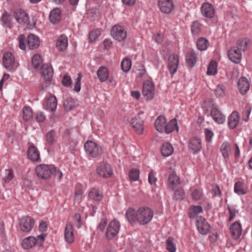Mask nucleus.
<instances>
[{
    "mask_svg": "<svg viewBox=\"0 0 252 252\" xmlns=\"http://www.w3.org/2000/svg\"><path fill=\"white\" fill-rule=\"evenodd\" d=\"M126 216L128 222L130 223L138 222L137 211L131 208H129L126 212Z\"/></svg>",
    "mask_w": 252,
    "mask_h": 252,
    "instance_id": "nucleus-32",
    "label": "nucleus"
},
{
    "mask_svg": "<svg viewBox=\"0 0 252 252\" xmlns=\"http://www.w3.org/2000/svg\"><path fill=\"white\" fill-rule=\"evenodd\" d=\"M120 224L118 221L112 220L107 228L106 236L108 240L113 239L118 233Z\"/></svg>",
    "mask_w": 252,
    "mask_h": 252,
    "instance_id": "nucleus-7",
    "label": "nucleus"
},
{
    "mask_svg": "<svg viewBox=\"0 0 252 252\" xmlns=\"http://www.w3.org/2000/svg\"><path fill=\"white\" fill-rule=\"evenodd\" d=\"M215 94L218 97L222 96L224 94V86L222 85H219L217 87Z\"/></svg>",
    "mask_w": 252,
    "mask_h": 252,
    "instance_id": "nucleus-59",
    "label": "nucleus"
},
{
    "mask_svg": "<svg viewBox=\"0 0 252 252\" xmlns=\"http://www.w3.org/2000/svg\"><path fill=\"white\" fill-rule=\"evenodd\" d=\"M35 119L38 122H42L45 119V116L43 112H38L36 114Z\"/></svg>",
    "mask_w": 252,
    "mask_h": 252,
    "instance_id": "nucleus-64",
    "label": "nucleus"
},
{
    "mask_svg": "<svg viewBox=\"0 0 252 252\" xmlns=\"http://www.w3.org/2000/svg\"><path fill=\"white\" fill-rule=\"evenodd\" d=\"M35 172L37 176L44 180H47L54 176L55 177L61 179L63 174L56 167L52 165L41 164L36 166Z\"/></svg>",
    "mask_w": 252,
    "mask_h": 252,
    "instance_id": "nucleus-1",
    "label": "nucleus"
},
{
    "mask_svg": "<svg viewBox=\"0 0 252 252\" xmlns=\"http://www.w3.org/2000/svg\"><path fill=\"white\" fill-rule=\"evenodd\" d=\"M155 86L149 81L143 83L142 94L148 99H152L155 94Z\"/></svg>",
    "mask_w": 252,
    "mask_h": 252,
    "instance_id": "nucleus-14",
    "label": "nucleus"
},
{
    "mask_svg": "<svg viewBox=\"0 0 252 252\" xmlns=\"http://www.w3.org/2000/svg\"><path fill=\"white\" fill-rule=\"evenodd\" d=\"M173 152V148L169 143H164L161 147V155L165 157L170 156Z\"/></svg>",
    "mask_w": 252,
    "mask_h": 252,
    "instance_id": "nucleus-36",
    "label": "nucleus"
},
{
    "mask_svg": "<svg viewBox=\"0 0 252 252\" xmlns=\"http://www.w3.org/2000/svg\"><path fill=\"white\" fill-rule=\"evenodd\" d=\"M189 147L194 154L197 153L201 149V140L196 137L191 138Z\"/></svg>",
    "mask_w": 252,
    "mask_h": 252,
    "instance_id": "nucleus-21",
    "label": "nucleus"
},
{
    "mask_svg": "<svg viewBox=\"0 0 252 252\" xmlns=\"http://www.w3.org/2000/svg\"><path fill=\"white\" fill-rule=\"evenodd\" d=\"M40 73L43 80V82L40 86V89L42 91H45L51 84L54 74L53 69L50 65L43 64L41 67Z\"/></svg>",
    "mask_w": 252,
    "mask_h": 252,
    "instance_id": "nucleus-2",
    "label": "nucleus"
},
{
    "mask_svg": "<svg viewBox=\"0 0 252 252\" xmlns=\"http://www.w3.org/2000/svg\"><path fill=\"white\" fill-rule=\"evenodd\" d=\"M57 106V100L55 96L49 97L44 105V108L49 111L54 112L56 110Z\"/></svg>",
    "mask_w": 252,
    "mask_h": 252,
    "instance_id": "nucleus-22",
    "label": "nucleus"
},
{
    "mask_svg": "<svg viewBox=\"0 0 252 252\" xmlns=\"http://www.w3.org/2000/svg\"><path fill=\"white\" fill-rule=\"evenodd\" d=\"M63 106L66 111H69L74 107V102L73 99L69 97L67 98L64 102Z\"/></svg>",
    "mask_w": 252,
    "mask_h": 252,
    "instance_id": "nucleus-49",
    "label": "nucleus"
},
{
    "mask_svg": "<svg viewBox=\"0 0 252 252\" xmlns=\"http://www.w3.org/2000/svg\"><path fill=\"white\" fill-rule=\"evenodd\" d=\"M86 153L91 157L95 158L101 154V147L92 141H87L84 145Z\"/></svg>",
    "mask_w": 252,
    "mask_h": 252,
    "instance_id": "nucleus-4",
    "label": "nucleus"
},
{
    "mask_svg": "<svg viewBox=\"0 0 252 252\" xmlns=\"http://www.w3.org/2000/svg\"><path fill=\"white\" fill-rule=\"evenodd\" d=\"M168 188L174 190L180 184V178L176 174H171L168 179Z\"/></svg>",
    "mask_w": 252,
    "mask_h": 252,
    "instance_id": "nucleus-30",
    "label": "nucleus"
},
{
    "mask_svg": "<svg viewBox=\"0 0 252 252\" xmlns=\"http://www.w3.org/2000/svg\"><path fill=\"white\" fill-rule=\"evenodd\" d=\"M201 12L203 16L212 18L215 14L214 7L211 3L205 2L201 6Z\"/></svg>",
    "mask_w": 252,
    "mask_h": 252,
    "instance_id": "nucleus-16",
    "label": "nucleus"
},
{
    "mask_svg": "<svg viewBox=\"0 0 252 252\" xmlns=\"http://www.w3.org/2000/svg\"><path fill=\"white\" fill-rule=\"evenodd\" d=\"M154 215L153 210L148 207H141L137 210L138 222L141 225L149 223Z\"/></svg>",
    "mask_w": 252,
    "mask_h": 252,
    "instance_id": "nucleus-3",
    "label": "nucleus"
},
{
    "mask_svg": "<svg viewBox=\"0 0 252 252\" xmlns=\"http://www.w3.org/2000/svg\"><path fill=\"white\" fill-rule=\"evenodd\" d=\"M40 45L39 38L32 34L29 35L27 37V46L31 50L37 48Z\"/></svg>",
    "mask_w": 252,
    "mask_h": 252,
    "instance_id": "nucleus-19",
    "label": "nucleus"
},
{
    "mask_svg": "<svg viewBox=\"0 0 252 252\" xmlns=\"http://www.w3.org/2000/svg\"><path fill=\"white\" fill-rule=\"evenodd\" d=\"M61 18V11L58 8H55L51 11L49 15L50 21L54 24H56L58 23Z\"/></svg>",
    "mask_w": 252,
    "mask_h": 252,
    "instance_id": "nucleus-28",
    "label": "nucleus"
},
{
    "mask_svg": "<svg viewBox=\"0 0 252 252\" xmlns=\"http://www.w3.org/2000/svg\"><path fill=\"white\" fill-rule=\"evenodd\" d=\"M19 41V47L22 50H25L26 48L25 44L26 37L24 34H20L18 38Z\"/></svg>",
    "mask_w": 252,
    "mask_h": 252,
    "instance_id": "nucleus-54",
    "label": "nucleus"
},
{
    "mask_svg": "<svg viewBox=\"0 0 252 252\" xmlns=\"http://www.w3.org/2000/svg\"><path fill=\"white\" fill-rule=\"evenodd\" d=\"M37 243L36 239L33 236H30L25 238L22 242V247L26 250H28L35 246Z\"/></svg>",
    "mask_w": 252,
    "mask_h": 252,
    "instance_id": "nucleus-31",
    "label": "nucleus"
},
{
    "mask_svg": "<svg viewBox=\"0 0 252 252\" xmlns=\"http://www.w3.org/2000/svg\"><path fill=\"white\" fill-rule=\"evenodd\" d=\"M34 225V220L29 216H25L19 220L20 229L25 232L31 231Z\"/></svg>",
    "mask_w": 252,
    "mask_h": 252,
    "instance_id": "nucleus-5",
    "label": "nucleus"
},
{
    "mask_svg": "<svg viewBox=\"0 0 252 252\" xmlns=\"http://www.w3.org/2000/svg\"><path fill=\"white\" fill-rule=\"evenodd\" d=\"M251 111V108L250 107H245L242 113V119L243 121L247 122L249 120V115Z\"/></svg>",
    "mask_w": 252,
    "mask_h": 252,
    "instance_id": "nucleus-55",
    "label": "nucleus"
},
{
    "mask_svg": "<svg viewBox=\"0 0 252 252\" xmlns=\"http://www.w3.org/2000/svg\"><path fill=\"white\" fill-rule=\"evenodd\" d=\"M148 179L149 182L151 185H153L156 182L157 179L155 177V173L154 172V170H151L149 174Z\"/></svg>",
    "mask_w": 252,
    "mask_h": 252,
    "instance_id": "nucleus-62",
    "label": "nucleus"
},
{
    "mask_svg": "<svg viewBox=\"0 0 252 252\" xmlns=\"http://www.w3.org/2000/svg\"><path fill=\"white\" fill-rule=\"evenodd\" d=\"M186 63L188 65L192 67L196 63L197 61V56L194 51H190L188 52L186 56Z\"/></svg>",
    "mask_w": 252,
    "mask_h": 252,
    "instance_id": "nucleus-34",
    "label": "nucleus"
},
{
    "mask_svg": "<svg viewBox=\"0 0 252 252\" xmlns=\"http://www.w3.org/2000/svg\"><path fill=\"white\" fill-rule=\"evenodd\" d=\"M15 60L13 55L9 52L5 53L3 55V63L5 68L12 69L14 64Z\"/></svg>",
    "mask_w": 252,
    "mask_h": 252,
    "instance_id": "nucleus-18",
    "label": "nucleus"
},
{
    "mask_svg": "<svg viewBox=\"0 0 252 252\" xmlns=\"http://www.w3.org/2000/svg\"><path fill=\"white\" fill-rule=\"evenodd\" d=\"M73 220L75 223L76 227L80 228L82 225L81 215L79 213H76L73 216Z\"/></svg>",
    "mask_w": 252,
    "mask_h": 252,
    "instance_id": "nucleus-61",
    "label": "nucleus"
},
{
    "mask_svg": "<svg viewBox=\"0 0 252 252\" xmlns=\"http://www.w3.org/2000/svg\"><path fill=\"white\" fill-rule=\"evenodd\" d=\"M185 197V193L182 189H178L174 194V198L176 201L182 200Z\"/></svg>",
    "mask_w": 252,
    "mask_h": 252,
    "instance_id": "nucleus-52",
    "label": "nucleus"
},
{
    "mask_svg": "<svg viewBox=\"0 0 252 252\" xmlns=\"http://www.w3.org/2000/svg\"><path fill=\"white\" fill-rule=\"evenodd\" d=\"M14 17L19 24L30 25L28 15L23 9H15L14 11Z\"/></svg>",
    "mask_w": 252,
    "mask_h": 252,
    "instance_id": "nucleus-8",
    "label": "nucleus"
},
{
    "mask_svg": "<svg viewBox=\"0 0 252 252\" xmlns=\"http://www.w3.org/2000/svg\"><path fill=\"white\" fill-rule=\"evenodd\" d=\"M32 63L34 68H38L42 63L41 56L38 54L34 55L32 58Z\"/></svg>",
    "mask_w": 252,
    "mask_h": 252,
    "instance_id": "nucleus-48",
    "label": "nucleus"
},
{
    "mask_svg": "<svg viewBox=\"0 0 252 252\" xmlns=\"http://www.w3.org/2000/svg\"><path fill=\"white\" fill-rule=\"evenodd\" d=\"M13 177V171L12 170H5V175L3 176V179L5 182H9Z\"/></svg>",
    "mask_w": 252,
    "mask_h": 252,
    "instance_id": "nucleus-53",
    "label": "nucleus"
},
{
    "mask_svg": "<svg viewBox=\"0 0 252 252\" xmlns=\"http://www.w3.org/2000/svg\"><path fill=\"white\" fill-rule=\"evenodd\" d=\"M166 125V119L164 117L159 116L155 121V126L156 129L160 132H163Z\"/></svg>",
    "mask_w": 252,
    "mask_h": 252,
    "instance_id": "nucleus-33",
    "label": "nucleus"
},
{
    "mask_svg": "<svg viewBox=\"0 0 252 252\" xmlns=\"http://www.w3.org/2000/svg\"><path fill=\"white\" fill-rule=\"evenodd\" d=\"M166 249L170 252H176V245L173 242V238L169 237L167 238L166 242Z\"/></svg>",
    "mask_w": 252,
    "mask_h": 252,
    "instance_id": "nucleus-47",
    "label": "nucleus"
},
{
    "mask_svg": "<svg viewBox=\"0 0 252 252\" xmlns=\"http://www.w3.org/2000/svg\"><path fill=\"white\" fill-rule=\"evenodd\" d=\"M234 192L238 195L246 194V192L244 188V185L240 182H236L234 185Z\"/></svg>",
    "mask_w": 252,
    "mask_h": 252,
    "instance_id": "nucleus-45",
    "label": "nucleus"
},
{
    "mask_svg": "<svg viewBox=\"0 0 252 252\" xmlns=\"http://www.w3.org/2000/svg\"><path fill=\"white\" fill-rule=\"evenodd\" d=\"M196 225L199 232L202 235H206L210 229V225L202 217L197 218Z\"/></svg>",
    "mask_w": 252,
    "mask_h": 252,
    "instance_id": "nucleus-12",
    "label": "nucleus"
},
{
    "mask_svg": "<svg viewBox=\"0 0 252 252\" xmlns=\"http://www.w3.org/2000/svg\"><path fill=\"white\" fill-rule=\"evenodd\" d=\"M158 6L160 10L165 14L171 13L174 8L172 0H158Z\"/></svg>",
    "mask_w": 252,
    "mask_h": 252,
    "instance_id": "nucleus-13",
    "label": "nucleus"
},
{
    "mask_svg": "<svg viewBox=\"0 0 252 252\" xmlns=\"http://www.w3.org/2000/svg\"><path fill=\"white\" fill-rule=\"evenodd\" d=\"M201 25L196 21L192 22L191 27V32L194 34H197L199 33L201 31Z\"/></svg>",
    "mask_w": 252,
    "mask_h": 252,
    "instance_id": "nucleus-51",
    "label": "nucleus"
},
{
    "mask_svg": "<svg viewBox=\"0 0 252 252\" xmlns=\"http://www.w3.org/2000/svg\"><path fill=\"white\" fill-rule=\"evenodd\" d=\"M111 35L113 37L118 41H123L127 36V32L120 25H116L111 29Z\"/></svg>",
    "mask_w": 252,
    "mask_h": 252,
    "instance_id": "nucleus-6",
    "label": "nucleus"
},
{
    "mask_svg": "<svg viewBox=\"0 0 252 252\" xmlns=\"http://www.w3.org/2000/svg\"><path fill=\"white\" fill-rule=\"evenodd\" d=\"M131 125L138 134H141L143 133V131L144 129V122L140 118L139 115L132 119Z\"/></svg>",
    "mask_w": 252,
    "mask_h": 252,
    "instance_id": "nucleus-17",
    "label": "nucleus"
},
{
    "mask_svg": "<svg viewBox=\"0 0 252 252\" xmlns=\"http://www.w3.org/2000/svg\"><path fill=\"white\" fill-rule=\"evenodd\" d=\"M46 140L48 145H52L57 141L56 132L54 130L48 131L46 135Z\"/></svg>",
    "mask_w": 252,
    "mask_h": 252,
    "instance_id": "nucleus-39",
    "label": "nucleus"
},
{
    "mask_svg": "<svg viewBox=\"0 0 252 252\" xmlns=\"http://www.w3.org/2000/svg\"><path fill=\"white\" fill-rule=\"evenodd\" d=\"M210 115L213 120L218 124H222L225 121V116L214 104L212 105Z\"/></svg>",
    "mask_w": 252,
    "mask_h": 252,
    "instance_id": "nucleus-9",
    "label": "nucleus"
},
{
    "mask_svg": "<svg viewBox=\"0 0 252 252\" xmlns=\"http://www.w3.org/2000/svg\"><path fill=\"white\" fill-rule=\"evenodd\" d=\"M64 238L66 242L71 243L74 241V234L72 226L70 222H67L64 229Z\"/></svg>",
    "mask_w": 252,
    "mask_h": 252,
    "instance_id": "nucleus-29",
    "label": "nucleus"
},
{
    "mask_svg": "<svg viewBox=\"0 0 252 252\" xmlns=\"http://www.w3.org/2000/svg\"><path fill=\"white\" fill-rule=\"evenodd\" d=\"M100 35V32L98 30H95L90 33L89 35V39L91 42L94 41L96 40V39L98 38V37Z\"/></svg>",
    "mask_w": 252,
    "mask_h": 252,
    "instance_id": "nucleus-57",
    "label": "nucleus"
},
{
    "mask_svg": "<svg viewBox=\"0 0 252 252\" xmlns=\"http://www.w3.org/2000/svg\"><path fill=\"white\" fill-rule=\"evenodd\" d=\"M205 138L207 141L211 142L212 137L214 135L213 132L209 129H205Z\"/></svg>",
    "mask_w": 252,
    "mask_h": 252,
    "instance_id": "nucleus-63",
    "label": "nucleus"
},
{
    "mask_svg": "<svg viewBox=\"0 0 252 252\" xmlns=\"http://www.w3.org/2000/svg\"><path fill=\"white\" fill-rule=\"evenodd\" d=\"M23 119L28 121L32 117V109L29 106H25L23 110Z\"/></svg>",
    "mask_w": 252,
    "mask_h": 252,
    "instance_id": "nucleus-46",
    "label": "nucleus"
},
{
    "mask_svg": "<svg viewBox=\"0 0 252 252\" xmlns=\"http://www.w3.org/2000/svg\"><path fill=\"white\" fill-rule=\"evenodd\" d=\"M217 73V64L216 62L212 61L208 65L207 74L209 75H214Z\"/></svg>",
    "mask_w": 252,
    "mask_h": 252,
    "instance_id": "nucleus-43",
    "label": "nucleus"
},
{
    "mask_svg": "<svg viewBox=\"0 0 252 252\" xmlns=\"http://www.w3.org/2000/svg\"><path fill=\"white\" fill-rule=\"evenodd\" d=\"M209 45V43L207 39L203 37L199 38L196 43L197 47L200 51L206 50Z\"/></svg>",
    "mask_w": 252,
    "mask_h": 252,
    "instance_id": "nucleus-40",
    "label": "nucleus"
},
{
    "mask_svg": "<svg viewBox=\"0 0 252 252\" xmlns=\"http://www.w3.org/2000/svg\"><path fill=\"white\" fill-rule=\"evenodd\" d=\"M97 74L100 81L103 82L108 79L109 71L106 67L101 66L97 70Z\"/></svg>",
    "mask_w": 252,
    "mask_h": 252,
    "instance_id": "nucleus-35",
    "label": "nucleus"
},
{
    "mask_svg": "<svg viewBox=\"0 0 252 252\" xmlns=\"http://www.w3.org/2000/svg\"><path fill=\"white\" fill-rule=\"evenodd\" d=\"M239 115L237 111H233L228 118V126L230 129L235 128L239 122Z\"/></svg>",
    "mask_w": 252,
    "mask_h": 252,
    "instance_id": "nucleus-23",
    "label": "nucleus"
},
{
    "mask_svg": "<svg viewBox=\"0 0 252 252\" xmlns=\"http://www.w3.org/2000/svg\"><path fill=\"white\" fill-rule=\"evenodd\" d=\"M179 64V57L176 54H171L168 60V68L170 73L173 75L177 70Z\"/></svg>",
    "mask_w": 252,
    "mask_h": 252,
    "instance_id": "nucleus-11",
    "label": "nucleus"
},
{
    "mask_svg": "<svg viewBox=\"0 0 252 252\" xmlns=\"http://www.w3.org/2000/svg\"><path fill=\"white\" fill-rule=\"evenodd\" d=\"M68 45V39L66 36L62 34L58 38L57 43L56 47L59 51H64Z\"/></svg>",
    "mask_w": 252,
    "mask_h": 252,
    "instance_id": "nucleus-26",
    "label": "nucleus"
},
{
    "mask_svg": "<svg viewBox=\"0 0 252 252\" xmlns=\"http://www.w3.org/2000/svg\"><path fill=\"white\" fill-rule=\"evenodd\" d=\"M121 66L122 70L125 72H128L131 66V61L127 58H125L121 62Z\"/></svg>",
    "mask_w": 252,
    "mask_h": 252,
    "instance_id": "nucleus-44",
    "label": "nucleus"
},
{
    "mask_svg": "<svg viewBox=\"0 0 252 252\" xmlns=\"http://www.w3.org/2000/svg\"><path fill=\"white\" fill-rule=\"evenodd\" d=\"M250 43V40L248 38L239 39L237 41V45L240 51H245L247 49L248 44Z\"/></svg>",
    "mask_w": 252,
    "mask_h": 252,
    "instance_id": "nucleus-42",
    "label": "nucleus"
},
{
    "mask_svg": "<svg viewBox=\"0 0 252 252\" xmlns=\"http://www.w3.org/2000/svg\"><path fill=\"white\" fill-rule=\"evenodd\" d=\"M238 87L240 93L245 94L250 89V84L248 79L244 77H241L238 82Z\"/></svg>",
    "mask_w": 252,
    "mask_h": 252,
    "instance_id": "nucleus-20",
    "label": "nucleus"
},
{
    "mask_svg": "<svg viewBox=\"0 0 252 252\" xmlns=\"http://www.w3.org/2000/svg\"><path fill=\"white\" fill-rule=\"evenodd\" d=\"M230 230L233 239H237L242 233V228L241 224L236 221L232 224L230 227Z\"/></svg>",
    "mask_w": 252,
    "mask_h": 252,
    "instance_id": "nucleus-24",
    "label": "nucleus"
},
{
    "mask_svg": "<svg viewBox=\"0 0 252 252\" xmlns=\"http://www.w3.org/2000/svg\"><path fill=\"white\" fill-rule=\"evenodd\" d=\"M220 151L224 158L229 156L231 151L230 145L228 142H224L221 145Z\"/></svg>",
    "mask_w": 252,
    "mask_h": 252,
    "instance_id": "nucleus-41",
    "label": "nucleus"
},
{
    "mask_svg": "<svg viewBox=\"0 0 252 252\" xmlns=\"http://www.w3.org/2000/svg\"><path fill=\"white\" fill-rule=\"evenodd\" d=\"M227 55L230 60L236 63H240L242 58L241 51L236 47L231 48L228 52Z\"/></svg>",
    "mask_w": 252,
    "mask_h": 252,
    "instance_id": "nucleus-15",
    "label": "nucleus"
},
{
    "mask_svg": "<svg viewBox=\"0 0 252 252\" xmlns=\"http://www.w3.org/2000/svg\"><path fill=\"white\" fill-rule=\"evenodd\" d=\"M2 25L6 28L11 29L13 22L12 16L7 11L5 12L1 17Z\"/></svg>",
    "mask_w": 252,
    "mask_h": 252,
    "instance_id": "nucleus-27",
    "label": "nucleus"
},
{
    "mask_svg": "<svg viewBox=\"0 0 252 252\" xmlns=\"http://www.w3.org/2000/svg\"><path fill=\"white\" fill-rule=\"evenodd\" d=\"M82 75L80 73H78V77L76 79V82L74 87V90L75 92H79L81 89V80Z\"/></svg>",
    "mask_w": 252,
    "mask_h": 252,
    "instance_id": "nucleus-56",
    "label": "nucleus"
},
{
    "mask_svg": "<svg viewBox=\"0 0 252 252\" xmlns=\"http://www.w3.org/2000/svg\"><path fill=\"white\" fill-rule=\"evenodd\" d=\"M140 171L137 169H132L129 173V177L130 180L135 181L139 178Z\"/></svg>",
    "mask_w": 252,
    "mask_h": 252,
    "instance_id": "nucleus-50",
    "label": "nucleus"
},
{
    "mask_svg": "<svg viewBox=\"0 0 252 252\" xmlns=\"http://www.w3.org/2000/svg\"><path fill=\"white\" fill-rule=\"evenodd\" d=\"M89 197L96 201H99L102 199V192L96 189H92L88 194Z\"/></svg>",
    "mask_w": 252,
    "mask_h": 252,
    "instance_id": "nucleus-38",
    "label": "nucleus"
},
{
    "mask_svg": "<svg viewBox=\"0 0 252 252\" xmlns=\"http://www.w3.org/2000/svg\"><path fill=\"white\" fill-rule=\"evenodd\" d=\"M29 159L33 161H37L40 159V154L38 149L34 146H30L27 151Z\"/></svg>",
    "mask_w": 252,
    "mask_h": 252,
    "instance_id": "nucleus-25",
    "label": "nucleus"
},
{
    "mask_svg": "<svg viewBox=\"0 0 252 252\" xmlns=\"http://www.w3.org/2000/svg\"><path fill=\"white\" fill-rule=\"evenodd\" d=\"M97 173L103 178H108L113 174L111 166L106 162H103L96 169Z\"/></svg>",
    "mask_w": 252,
    "mask_h": 252,
    "instance_id": "nucleus-10",
    "label": "nucleus"
},
{
    "mask_svg": "<svg viewBox=\"0 0 252 252\" xmlns=\"http://www.w3.org/2000/svg\"><path fill=\"white\" fill-rule=\"evenodd\" d=\"M62 82L63 85L66 87H69L72 83L70 77L67 74L64 75Z\"/></svg>",
    "mask_w": 252,
    "mask_h": 252,
    "instance_id": "nucleus-58",
    "label": "nucleus"
},
{
    "mask_svg": "<svg viewBox=\"0 0 252 252\" xmlns=\"http://www.w3.org/2000/svg\"><path fill=\"white\" fill-rule=\"evenodd\" d=\"M202 196V192L200 190L195 189L191 193L192 199L194 200H198Z\"/></svg>",
    "mask_w": 252,
    "mask_h": 252,
    "instance_id": "nucleus-60",
    "label": "nucleus"
},
{
    "mask_svg": "<svg viewBox=\"0 0 252 252\" xmlns=\"http://www.w3.org/2000/svg\"><path fill=\"white\" fill-rule=\"evenodd\" d=\"M178 128L177 122L175 119H173L170 121L167 124H166L164 132L170 133L175 129L178 130Z\"/></svg>",
    "mask_w": 252,
    "mask_h": 252,
    "instance_id": "nucleus-37",
    "label": "nucleus"
}]
</instances>
